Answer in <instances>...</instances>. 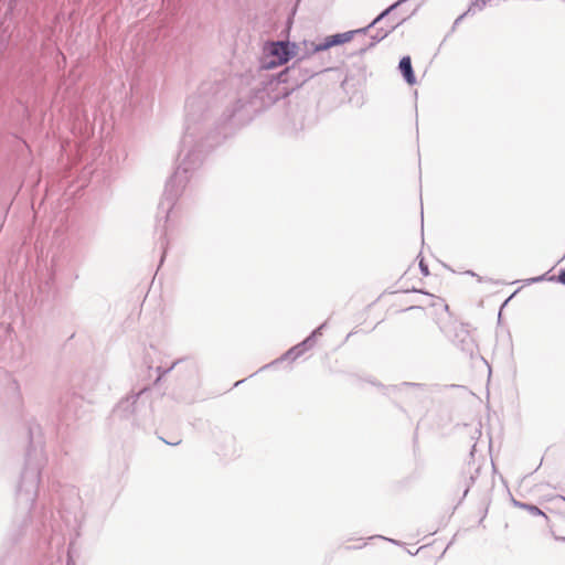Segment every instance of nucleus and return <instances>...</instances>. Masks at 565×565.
Segmentation results:
<instances>
[{
	"mask_svg": "<svg viewBox=\"0 0 565 565\" xmlns=\"http://www.w3.org/2000/svg\"><path fill=\"white\" fill-rule=\"evenodd\" d=\"M299 46L289 41L268 42L264 46V56L262 58V67L273 70L284 65L292 57L298 55Z\"/></svg>",
	"mask_w": 565,
	"mask_h": 565,
	"instance_id": "f257e3e1",
	"label": "nucleus"
},
{
	"mask_svg": "<svg viewBox=\"0 0 565 565\" xmlns=\"http://www.w3.org/2000/svg\"><path fill=\"white\" fill-rule=\"evenodd\" d=\"M141 394L142 392L122 398L114 408V417L128 420L132 425H140L149 409L147 403L140 399Z\"/></svg>",
	"mask_w": 565,
	"mask_h": 565,
	"instance_id": "f03ea898",
	"label": "nucleus"
},
{
	"mask_svg": "<svg viewBox=\"0 0 565 565\" xmlns=\"http://www.w3.org/2000/svg\"><path fill=\"white\" fill-rule=\"evenodd\" d=\"M40 481V469L36 466L28 465L22 472L18 487V502L29 509L35 501Z\"/></svg>",
	"mask_w": 565,
	"mask_h": 565,
	"instance_id": "7ed1b4c3",
	"label": "nucleus"
},
{
	"mask_svg": "<svg viewBox=\"0 0 565 565\" xmlns=\"http://www.w3.org/2000/svg\"><path fill=\"white\" fill-rule=\"evenodd\" d=\"M189 171L190 168L185 161L175 169L166 184L163 200L161 201L162 209L167 207V211L172 209L177 198L182 193L189 181Z\"/></svg>",
	"mask_w": 565,
	"mask_h": 565,
	"instance_id": "20e7f679",
	"label": "nucleus"
},
{
	"mask_svg": "<svg viewBox=\"0 0 565 565\" xmlns=\"http://www.w3.org/2000/svg\"><path fill=\"white\" fill-rule=\"evenodd\" d=\"M302 44H303V47H305L303 53H301V54L298 53L297 61L292 64L291 67H288L286 70V72L287 73H292V74L297 73V72L301 73L302 76H301L300 81H301V83H305L309 78H311L312 76H315V75L319 74L320 72H322L323 70H321V68H309V67L303 65L306 60H308L312 54L319 52V51H312V47L313 46H318L319 43L303 41Z\"/></svg>",
	"mask_w": 565,
	"mask_h": 565,
	"instance_id": "39448f33",
	"label": "nucleus"
},
{
	"mask_svg": "<svg viewBox=\"0 0 565 565\" xmlns=\"http://www.w3.org/2000/svg\"><path fill=\"white\" fill-rule=\"evenodd\" d=\"M370 28L371 26L369 24L367 26L361 28V29H358V30H353V31H348V32H343V33H337V34H333V35H329L322 42H320L318 44V46H313L312 51H326V50H329L332 46H337V45H341V44L348 43V42H350L353 39L354 34L366 33Z\"/></svg>",
	"mask_w": 565,
	"mask_h": 565,
	"instance_id": "423d86ee",
	"label": "nucleus"
},
{
	"mask_svg": "<svg viewBox=\"0 0 565 565\" xmlns=\"http://www.w3.org/2000/svg\"><path fill=\"white\" fill-rule=\"evenodd\" d=\"M398 68L408 85H414L416 83V77L413 71L412 61L409 56H404L401 58Z\"/></svg>",
	"mask_w": 565,
	"mask_h": 565,
	"instance_id": "0eeeda50",
	"label": "nucleus"
},
{
	"mask_svg": "<svg viewBox=\"0 0 565 565\" xmlns=\"http://www.w3.org/2000/svg\"><path fill=\"white\" fill-rule=\"evenodd\" d=\"M408 0H398L388 8H386L383 12H381L371 23L370 26H374L377 24L381 20H383L387 14H390L393 10H395L397 7H399L402 3L407 2Z\"/></svg>",
	"mask_w": 565,
	"mask_h": 565,
	"instance_id": "6e6552de",
	"label": "nucleus"
},
{
	"mask_svg": "<svg viewBox=\"0 0 565 565\" xmlns=\"http://www.w3.org/2000/svg\"><path fill=\"white\" fill-rule=\"evenodd\" d=\"M395 28L396 25H392L391 29L388 30H384L383 28L379 29L376 31V34L372 36V43L370 46H373L375 43L385 39L390 34V32L393 31Z\"/></svg>",
	"mask_w": 565,
	"mask_h": 565,
	"instance_id": "1a4fd4ad",
	"label": "nucleus"
},
{
	"mask_svg": "<svg viewBox=\"0 0 565 565\" xmlns=\"http://www.w3.org/2000/svg\"><path fill=\"white\" fill-rule=\"evenodd\" d=\"M489 0H475L469 6L468 10L465 12V14H473L476 11H481Z\"/></svg>",
	"mask_w": 565,
	"mask_h": 565,
	"instance_id": "9d476101",
	"label": "nucleus"
},
{
	"mask_svg": "<svg viewBox=\"0 0 565 565\" xmlns=\"http://www.w3.org/2000/svg\"><path fill=\"white\" fill-rule=\"evenodd\" d=\"M311 347H313L311 343V338H307L301 343L295 345V348H298L297 354L299 355H302Z\"/></svg>",
	"mask_w": 565,
	"mask_h": 565,
	"instance_id": "9b49d317",
	"label": "nucleus"
},
{
	"mask_svg": "<svg viewBox=\"0 0 565 565\" xmlns=\"http://www.w3.org/2000/svg\"><path fill=\"white\" fill-rule=\"evenodd\" d=\"M297 350H298V348L292 347L291 349H289L284 354L282 359H285V360H296L297 358L300 356L299 354H297Z\"/></svg>",
	"mask_w": 565,
	"mask_h": 565,
	"instance_id": "f8f14e48",
	"label": "nucleus"
},
{
	"mask_svg": "<svg viewBox=\"0 0 565 565\" xmlns=\"http://www.w3.org/2000/svg\"><path fill=\"white\" fill-rule=\"evenodd\" d=\"M523 508L527 509L533 515H544V513L535 505L522 504Z\"/></svg>",
	"mask_w": 565,
	"mask_h": 565,
	"instance_id": "ddd939ff",
	"label": "nucleus"
},
{
	"mask_svg": "<svg viewBox=\"0 0 565 565\" xmlns=\"http://www.w3.org/2000/svg\"><path fill=\"white\" fill-rule=\"evenodd\" d=\"M326 323H322L320 327H318L315 331H312V333L308 337V338H311V343L312 345L315 344V339L316 337L318 335H321L322 334V329L324 328Z\"/></svg>",
	"mask_w": 565,
	"mask_h": 565,
	"instance_id": "4468645a",
	"label": "nucleus"
},
{
	"mask_svg": "<svg viewBox=\"0 0 565 565\" xmlns=\"http://www.w3.org/2000/svg\"><path fill=\"white\" fill-rule=\"evenodd\" d=\"M192 107H193V102L189 99V100L186 102V105H185V108H186V111H188V115H186V121H188V122L191 120V110H192Z\"/></svg>",
	"mask_w": 565,
	"mask_h": 565,
	"instance_id": "2eb2a0df",
	"label": "nucleus"
},
{
	"mask_svg": "<svg viewBox=\"0 0 565 565\" xmlns=\"http://www.w3.org/2000/svg\"><path fill=\"white\" fill-rule=\"evenodd\" d=\"M420 271L424 276L429 275L428 266L424 264V262L419 263Z\"/></svg>",
	"mask_w": 565,
	"mask_h": 565,
	"instance_id": "dca6fc26",
	"label": "nucleus"
},
{
	"mask_svg": "<svg viewBox=\"0 0 565 565\" xmlns=\"http://www.w3.org/2000/svg\"><path fill=\"white\" fill-rule=\"evenodd\" d=\"M545 279V275H542V276H539V277H534V278H531L527 280V284H533V282H539V281H542Z\"/></svg>",
	"mask_w": 565,
	"mask_h": 565,
	"instance_id": "f3484780",
	"label": "nucleus"
},
{
	"mask_svg": "<svg viewBox=\"0 0 565 565\" xmlns=\"http://www.w3.org/2000/svg\"><path fill=\"white\" fill-rule=\"evenodd\" d=\"M558 281L563 285H565V269L562 270L558 275Z\"/></svg>",
	"mask_w": 565,
	"mask_h": 565,
	"instance_id": "a211bd4d",
	"label": "nucleus"
},
{
	"mask_svg": "<svg viewBox=\"0 0 565 565\" xmlns=\"http://www.w3.org/2000/svg\"><path fill=\"white\" fill-rule=\"evenodd\" d=\"M466 15H467V14H465V12H463L461 15H459V17L455 20L454 25H455V26H456V25H458V24L460 23V21H461Z\"/></svg>",
	"mask_w": 565,
	"mask_h": 565,
	"instance_id": "6ab92c4d",
	"label": "nucleus"
},
{
	"mask_svg": "<svg viewBox=\"0 0 565 565\" xmlns=\"http://www.w3.org/2000/svg\"><path fill=\"white\" fill-rule=\"evenodd\" d=\"M467 274L471 275V276H476L478 278V281H482V278L479 277L477 274H475L473 271H470L468 270Z\"/></svg>",
	"mask_w": 565,
	"mask_h": 565,
	"instance_id": "aec40b11",
	"label": "nucleus"
},
{
	"mask_svg": "<svg viewBox=\"0 0 565 565\" xmlns=\"http://www.w3.org/2000/svg\"><path fill=\"white\" fill-rule=\"evenodd\" d=\"M190 134H191V132H190V126L188 125V126H186V129H185V135L188 136V135H190Z\"/></svg>",
	"mask_w": 565,
	"mask_h": 565,
	"instance_id": "412c9836",
	"label": "nucleus"
}]
</instances>
